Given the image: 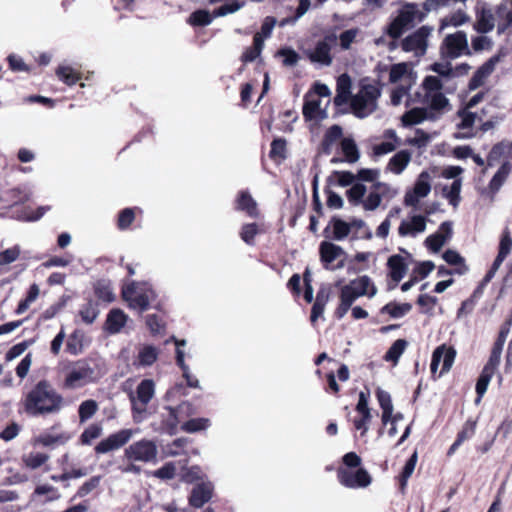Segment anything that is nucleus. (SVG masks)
<instances>
[{"instance_id": "34", "label": "nucleus", "mask_w": 512, "mask_h": 512, "mask_svg": "<svg viewBox=\"0 0 512 512\" xmlns=\"http://www.w3.org/2000/svg\"><path fill=\"white\" fill-rule=\"evenodd\" d=\"M236 208L245 211L250 217L258 216L257 203L247 191H241L237 198Z\"/></svg>"}, {"instance_id": "49", "label": "nucleus", "mask_w": 512, "mask_h": 512, "mask_svg": "<svg viewBox=\"0 0 512 512\" xmlns=\"http://www.w3.org/2000/svg\"><path fill=\"white\" fill-rule=\"evenodd\" d=\"M408 78V64L407 63H397L393 64L389 70V81L390 83H398L404 79Z\"/></svg>"}, {"instance_id": "63", "label": "nucleus", "mask_w": 512, "mask_h": 512, "mask_svg": "<svg viewBox=\"0 0 512 512\" xmlns=\"http://www.w3.org/2000/svg\"><path fill=\"white\" fill-rule=\"evenodd\" d=\"M244 1L234 0L231 3L224 4L214 11L215 17L226 16L227 14L234 13L244 6Z\"/></svg>"}, {"instance_id": "42", "label": "nucleus", "mask_w": 512, "mask_h": 512, "mask_svg": "<svg viewBox=\"0 0 512 512\" xmlns=\"http://www.w3.org/2000/svg\"><path fill=\"white\" fill-rule=\"evenodd\" d=\"M411 88L410 81L407 84H400L391 91V104L394 106L400 105L406 99V105H410L409 90Z\"/></svg>"}, {"instance_id": "18", "label": "nucleus", "mask_w": 512, "mask_h": 512, "mask_svg": "<svg viewBox=\"0 0 512 512\" xmlns=\"http://www.w3.org/2000/svg\"><path fill=\"white\" fill-rule=\"evenodd\" d=\"M511 250H512V238H511L508 228H506L503 231L501 239H500L498 254H497L495 260L493 261L491 268L488 270V272L484 276V283H489L493 279V277L495 276L496 272L502 265L505 258L510 254Z\"/></svg>"}, {"instance_id": "23", "label": "nucleus", "mask_w": 512, "mask_h": 512, "mask_svg": "<svg viewBox=\"0 0 512 512\" xmlns=\"http://www.w3.org/2000/svg\"><path fill=\"white\" fill-rule=\"evenodd\" d=\"M214 486L211 482H201L196 484L190 493L189 504L195 508H201L213 495Z\"/></svg>"}, {"instance_id": "17", "label": "nucleus", "mask_w": 512, "mask_h": 512, "mask_svg": "<svg viewBox=\"0 0 512 512\" xmlns=\"http://www.w3.org/2000/svg\"><path fill=\"white\" fill-rule=\"evenodd\" d=\"M456 351L452 347H446L445 345L438 346L433 354L431 359V373L435 374L439 364L442 362V368L439 373V376H442L444 373L448 372L455 360Z\"/></svg>"}, {"instance_id": "13", "label": "nucleus", "mask_w": 512, "mask_h": 512, "mask_svg": "<svg viewBox=\"0 0 512 512\" xmlns=\"http://www.w3.org/2000/svg\"><path fill=\"white\" fill-rule=\"evenodd\" d=\"M336 40L337 35L335 33L325 35L322 40L316 43L312 50L306 52L307 57L312 63L321 66H330L333 61L331 49Z\"/></svg>"}, {"instance_id": "53", "label": "nucleus", "mask_w": 512, "mask_h": 512, "mask_svg": "<svg viewBox=\"0 0 512 512\" xmlns=\"http://www.w3.org/2000/svg\"><path fill=\"white\" fill-rule=\"evenodd\" d=\"M493 47V41L490 37L482 34L479 36L472 37L471 48L473 52L479 53L482 51H489Z\"/></svg>"}, {"instance_id": "59", "label": "nucleus", "mask_w": 512, "mask_h": 512, "mask_svg": "<svg viewBox=\"0 0 512 512\" xmlns=\"http://www.w3.org/2000/svg\"><path fill=\"white\" fill-rule=\"evenodd\" d=\"M375 189L377 190L381 200L387 199L390 200L394 198L398 194V189L392 187L391 185L384 183V182H374L373 183Z\"/></svg>"}, {"instance_id": "54", "label": "nucleus", "mask_w": 512, "mask_h": 512, "mask_svg": "<svg viewBox=\"0 0 512 512\" xmlns=\"http://www.w3.org/2000/svg\"><path fill=\"white\" fill-rule=\"evenodd\" d=\"M94 291L96 296L105 302H112L114 300L112 288L106 281H98L94 286Z\"/></svg>"}, {"instance_id": "19", "label": "nucleus", "mask_w": 512, "mask_h": 512, "mask_svg": "<svg viewBox=\"0 0 512 512\" xmlns=\"http://www.w3.org/2000/svg\"><path fill=\"white\" fill-rule=\"evenodd\" d=\"M428 218L423 215L413 214L403 219L398 227V234L401 237L415 238L426 230Z\"/></svg>"}, {"instance_id": "64", "label": "nucleus", "mask_w": 512, "mask_h": 512, "mask_svg": "<svg viewBox=\"0 0 512 512\" xmlns=\"http://www.w3.org/2000/svg\"><path fill=\"white\" fill-rule=\"evenodd\" d=\"M417 303L422 307L423 313L431 315L437 304V298L428 294H421L417 299Z\"/></svg>"}, {"instance_id": "11", "label": "nucleus", "mask_w": 512, "mask_h": 512, "mask_svg": "<svg viewBox=\"0 0 512 512\" xmlns=\"http://www.w3.org/2000/svg\"><path fill=\"white\" fill-rule=\"evenodd\" d=\"M157 455L156 443L146 438L133 442L124 450V457L129 462L150 463L156 461Z\"/></svg>"}, {"instance_id": "31", "label": "nucleus", "mask_w": 512, "mask_h": 512, "mask_svg": "<svg viewBox=\"0 0 512 512\" xmlns=\"http://www.w3.org/2000/svg\"><path fill=\"white\" fill-rule=\"evenodd\" d=\"M376 397L382 409V423L386 425L392 419L393 404L391 396L387 391L378 388L376 391Z\"/></svg>"}, {"instance_id": "61", "label": "nucleus", "mask_w": 512, "mask_h": 512, "mask_svg": "<svg viewBox=\"0 0 512 512\" xmlns=\"http://www.w3.org/2000/svg\"><path fill=\"white\" fill-rule=\"evenodd\" d=\"M102 433V427L98 424H91L81 434L82 444L89 445L91 442L100 437Z\"/></svg>"}, {"instance_id": "58", "label": "nucleus", "mask_w": 512, "mask_h": 512, "mask_svg": "<svg viewBox=\"0 0 512 512\" xmlns=\"http://www.w3.org/2000/svg\"><path fill=\"white\" fill-rule=\"evenodd\" d=\"M417 460H418V455H417V452L415 451L411 455V457L407 460V462L403 468V471L401 473L400 478H401V488L402 489L406 486L408 479L413 474L416 464H417Z\"/></svg>"}, {"instance_id": "47", "label": "nucleus", "mask_w": 512, "mask_h": 512, "mask_svg": "<svg viewBox=\"0 0 512 512\" xmlns=\"http://www.w3.org/2000/svg\"><path fill=\"white\" fill-rule=\"evenodd\" d=\"M56 75L61 81L69 86L74 85L78 80H80L79 74L70 66H59L56 70Z\"/></svg>"}, {"instance_id": "41", "label": "nucleus", "mask_w": 512, "mask_h": 512, "mask_svg": "<svg viewBox=\"0 0 512 512\" xmlns=\"http://www.w3.org/2000/svg\"><path fill=\"white\" fill-rule=\"evenodd\" d=\"M408 346V342L404 339L396 340L391 347L386 352L384 359L386 361L393 362L394 365L398 363L399 358L404 353L406 347Z\"/></svg>"}, {"instance_id": "29", "label": "nucleus", "mask_w": 512, "mask_h": 512, "mask_svg": "<svg viewBox=\"0 0 512 512\" xmlns=\"http://www.w3.org/2000/svg\"><path fill=\"white\" fill-rule=\"evenodd\" d=\"M321 100L316 96H307L303 105V116L306 120L324 119L325 110L320 109Z\"/></svg>"}, {"instance_id": "40", "label": "nucleus", "mask_w": 512, "mask_h": 512, "mask_svg": "<svg viewBox=\"0 0 512 512\" xmlns=\"http://www.w3.org/2000/svg\"><path fill=\"white\" fill-rule=\"evenodd\" d=\"M462 187V180L455 179L449 187L443 188V194L453 207H457L460 202V192Z\"/></svg>"}, {"instance_id": "14", "label": "nucleus", "mask_w": 512, "mask_h": 512, "mask_svg": "<svg viewBox=\"0 0 512 512\" xmlns=\"http://www.w3.org/2000/svg\"><path fill=\"white\" fill-rule=\"evenodd\" d=\"M139 430L122 429L101 440L95 447L97 454H106L127 444Z\"/></svg>"}, {"instance_id": "38", "label": "nucleus", "mask_w": 512, "mask_h": 512, "mask_svg": "<svg viewBox=\"0 0 512 512\" xmlns=\"http://www.w3.org/2000/svg\"><path fill=\"white\" fill-rule=\"evenodd\" d=\"M412 309V305L409 303H394L390 302L381 308L382 314H388L392 318H401L405 316Z\"/></svg>"}, {"instance_id": "26", "label": "nucleus", "mask_w": 512, "mask_h": 512, "mask_svg": "<svg viewBox=\"0 0 512 512\" xmlns=\"http://www.w3.org/2000/svg\"><path fill=\"white\" fill-rule=\"evenodd\" d=\"M425 120H437V115L431 114V112L426 107L412 108L411 110L404 113L401 117V121L404 126L416 125Z\"/></svg>"}, {"instance_id": "3", "label": "nucleus", "mask_w": 512, "mask_h": 512, "mask_svg": "<svg viewBox=\"0 0 512 512\" xmlns=\"http://www.w3.org/2000/svg\"><path fill=\"white\" fill-rule=\"evenodd\" d=\"M397 15L388 25L386 33L392 39L400 38L403 33L412 27L415 22L424 19L426 13L420 9V5L412 2L399 1Z\"/></svg>"}, {"instance_id": "51", "label": "nucleus", "mask_w": 512, "mask_h": 512, "mask_svg": "<svg viewBox=\"0 0 512 512\" xmlns=\"http://www.w3.org/2000/svg\"><path fill=\"white\" fill-rule=\"evenodd\" d=\"M99 310L92 301L87 302L79 311L82 321L86 324H92L98 317Z\"/></svg>"}, {"instance_id": "10", "label": "nucleus", "mask_w": 512, "mask_h": 512, "mask_svg": "<svg viewBox=\"0 0 512 512\" xmlns=\"http://www.w3.org/2000/svg\"><path fill=\"white\" fill-rule=\"evenodd\" d=\"M96 379L93 367L86 361H77L69 368L63 386L66 389L73 390L95 382Z\"/></svg>"}, {"instance_id": "44", "label": "nucleus", "mask_w": 512, "mask_h": 512, "mask_svg": "<svg viewBox=\"0 0 512 512\" xmlns=\"http://www.w3.org/2000/svg\"><path fill=\"white\" fill-rule=\"evenodd\" d=\"M367 192L366 186L362 183H355L347 190L348 201L353 205H362L364 196Z\"/></svg>"}, {"instance_id": "7", "label": "nucleus", "mask_w": 512, "mask_h": 512, "mask_svg": "<svg viewBox=\"0 0 512 512\" xmlns=\"http://www.w3.org/2000/svg\"><path fill=\"white\" fill-rule=\"evenodd\" d=\"M439 53L443 60H455L464 55H472L467 34L464 31L447 34L440 45Z\"/></svg>"}, {"instance_id": "27", "label": "nucleus", "mask_w": 512, "mask_h": 512, "mask_svg": "<svg viewBox=\"0 0 512 512\" xmlns=\"http://www.w3.org/2000/svg\"><path fill=\"white\" fill-rule=\"evenodd\" d=\"M348 285L358 294L359 297L367 296L368 298H373L377 294L375 284L367 275L351 280Z\"/></svg>"}, {"instance_id": "5", "label": "nucleus", "mask_w": 512, "mask_h": 512, "mask_svg": "<svg viewBox=\"0 0 512 512\" xmlns=\"http://www.w3.org/2000/svg\"><path fill=\"white\" fill-rule=\"evenodd\" d=\"M155 383L151 379L142 380L136 392H130L129 399L131 402L132 417L135 423H141L146 418L147 405L154 397Z\"/></svg>"}, {"instance_id": "16", "label": "nucleus", "mask_w": 512, "mask_h": 512, "mask_svg": "<svg viewBox=\"0 0 512 512\" xmlns=\"http://www.w3.org/2000/svg\"><path fill=\"white\" fill-rule=\"evenodd\" d=\"M319 254H320V260L327 270H336L341 269L344 266L343 260L340 261L337 265L333 266V262L336 261L341 256L345 255V251L342 247L329 242V241H323L320 243L319 246Z\"/></svg>"}, {"instance_id": "21", "label": "nucleus", "mask_w": 512, "mask_h": 512, "mask_svg": "<svg viewBox=\"0 0 512 512\" xmlns=\"http://www.w3.org/2000/svg\"><path fill=\"white\" fill-rule=\"evenodd\" d=\"M405 253V256L394 254L388 258L387 267L389 269V276L397 284L406 275L411 259V254L406 250L401 249Z\"/></svg>"}, {"instance_id": "52", "label": "nucleus", "mask_w": 512, "mask_h": 512, "mask_svg": "<svg viewBox=\"0 0 512 512\" xmlns=\"http://www.w3.org/2000/svg\"><path fill=\"white\" fill-rule=\"evenodd\" d=\"M360 33L359 28H351L343 31L337 39H339V45L342 50H349L351 45L356 41L357 36Z\"/></svg>"}, {"instance_id": "60", "label": "nucleus", "mask_w": 512, "mask_h": 512, "mask_svg": "<svg viewBox=\"0 0 512 512\" xmlns=\"http://www.w3.org/2000/svg\"><path fill=\"white\" fill-rule=\"evenodd\" d=\"M451 60H445L444 62H436L431 65V71L438 74L437 77L450 78L453 77V67L450 63Z\"/></svg>"}, {"instance_id": "22", "label": "nucleus", "mask_w": 512, "mask_h": 512, "mask_svg": "<svg viewBox=\"0 0 512 512\" xmlns=\"http://www.w3.org/2000/svg\"><path fill=\"white\" fill-rule=\"evenodd\" d=\"M495 27V16L492 9L486 3H479L476 10V21L473 25L475 31L480 34L491 32Z\"/></svg>"}, {"instance_id": "24", "label": "nucleus", "mask_w": 512, "mask_h": 512, "mask_svg": "<svg viewBox=\"0 0 512 512\" xmlns=\"http://www.w3.org/2000/svg\"><path fill=\"white\" fill-rule=\"evenodd\" d=\"M452 235V223L445 221L439 226V230L428 236L425 240L426 246L433 252H438Z\"/></svg>"}, {"instance_id": "62", "label": "nucleus", "mask_w": 512, "mask_h": 512, "mask_svg": "<svg viewBox=\"0 0 512 512\" xmlns=\"http://www.w3.org/2000/svg\"><path fill=\"white\" fill-rule=\"evenodd\" d=\"M101 481L100 476H93L89 480H87L83 485L78 489L75 498H83L90 494L94 489H96Z\"/></svg>"}, {"instance_id": "25", "label": "nucleus", "mask_w": 512, "mask_h": 512, "mask_svg": "<svg viewBox=\"0 0 512 512\" xmlns=\"http://www.w3.org/2000/svg\"><path fill=\"white\" fill-rule=\"evenodd\" d=\"M351 78L348 74H341L337 78L336 95L333 99L336 106H343L351 100Z\"/></svg>"}, {"instance_id": "48", "label": "nucleus", "mask_w": 512, "mask_h": 512, "mask_svg": "<svg viewBox=\"0 0 512 512\" xmlns=\"http://www.w3.org/2000/svg\"><path fill=\"white\" fill-rule=\"evenodd\" d=\"M98 410V404L95 400H86L79 406L78 413L80 422H86L94 416Z\"/></svg>"}, {"instance_id": "35", "label": "nucleus", "mask_w": 512, "mask_h": 512, "mask_svg": "<svg viewBox=\"0 0 512 512\" xmlns=\"http://www.w3.org/2000/svg\"><path fill=\"white\" fill-rule=\"evenodd\" d=\"M331 225L332 234L326 235V237H331L336 241H342L351 232V225L340 218H333L331 220Z\"/></svg>"}, {"instance_id": "1", "label": "nucleus", "mask_w": 512, "mask_h": 512, "mask_svg": "<svg viewBox=\"0 0 512 512\" xmlns=\"http://www.w3.org/2000/svg\"><path fill=\"white\" fill-rule=\"evenodd\" d=\"M63 406L64 398L47 380L39 381L23 399L24 411L31 417L57 414Z\"/></svg>"}, {"instance_id": "50", "label": "nucleus", "mask_w": 512, "mask_h": 512, "mask_svg": "<svg viewBox=\"0 0 512 512\" xmlns=\"http://www.w3.org/2000/svg\"><path fill=\"white\" fill-rule=\"evenodd\" d=\"M210 426L208 418H193L183 423L182 430L188 433H195L207 429Z\"/></svg>"}, {"instance_id": "28", "label": "nucleus", "mask_w": 512, "mask_h": 512, "mask_svg": "<svg viewBox=\"0 0 512 512\" xmlns=\"http://www.w3.org/2000/svg\"><path fill=\"white\" fill-rule=\"evenodd\" d=\"M159 349L153 345L145 344L139 347L138 355L133 362L136 367H150L158 359Z\"/></svg>"}, {"instance_id": "2", "label": "nucleus", "mask_w": 512, "mask_h": 512, "mask_svg": "<svg viewBox=\"0 0 512 512\" xmlns=\"http://www.w3.org/2000/svg\"><path fill=\"white\" fill-rule=\"evenodd\" d=\"M420 89L422 92L417 93V96H422L421 102L426 105L431 114L437 115V119L450 110L449 99L443 93V82L440 77L426 76Z\"/></svg>"}, {"instance_id": "8", "label": "nucleus", "mask_w": 512, "mask_h": 512, "mask_svg": "<svg viewBox=\"0 0 512 512\" xmlns=\"http://www.w3.org/2000/svg\"><path fill=\"white\" fill-rule=\"evenodd\" d=\"M505 342L506 341L497 338L493 345L490 357L485 366L483 367L482 372L476 383V393L478 395V398L476 400L477 403L480 402L481 398L487 391L488 385L500 364L501 354Z\"/></svg>"}, {"instance_id": "45", "label": "nucleus", "mask_w": 512, "mask_h": 512, "mask_svg": "<svg viewBox=\"0 0 512 512\" xmlns=\"http://www.w3.org/2000/svg\"><path fill=\"white\" fill-rule=\"evenodd\" d=\"M49 456L45 453L41 452H31L22 457V461L26 467L30 469H37L42 466L47 460Z\"/></svg>"}, {"instance_id": "55", "label": "nucleus", "mask_w": 512, "mask_h": 512, "mask_svg": "<svg viewBox=\"0 0 512 512\" xmlns=\"http://www.w3.org/2000/svg\"><path fill=\"white\" fill-rule=\"evenodd\" d=\"M381 201L377 190L372 185L368 196L362 202V207L365 211H375L381 205Z\"/></svg>"}, {"instance_id": "6", "label": "nucleus", "mask_w": 512, "mask_h": 512, "mask_svg": "<svg viewBox=\"0 0 512 512\" xmlns=\"http://www.w3.org/2000/svg\"><path fill=\"white\" fill-rule=\"evenodd\" d=\"M381 95L380 89L374 84H362L360 90L351 98L354 114L364 118L377 108V100Z\"/></svg>"}, {"instance_id": "32", "label": "nucleus", "mask_w": 512, "mask_h": 512, "mask_svg": "<svg viewBox=\"0 0 512 512\" xmlns=\"http://www.w3.org/2000/svg\"><path fill=\"white\" fill-rule=\"evenodd\" d=\"M411 160V153L407 150L397 152L388 162L387 169L394 174H401Z\"/></svg>"}, {"instance_id": "57", "label": "nucleus", "mask_w": 512, "mask_h": 512, "mask_svg": "<svg viewBox=\"0 0 512 512\" xmlns=\"http://www.w3.org/2000/svg\"><path fill=\"white\" fill-rule=\"evenodd\" d=\"M211 22L212 16L206 10H197L193 12L188 19V23L193 26H207Z\"/></svg>"}, {"instance_id": "46", "label": "nucleus", "mask_w": 512, "mask_h": 512, "mask_svg": "<svg viewBox=\"0 0 512 512\" xmlns=\"http://www.w3.org/2000/svg\"><path fill=\"white\" fill-rule=\"evenodd\" d=\"M176 362H177L178 366L181 368V370L183 371V376L185 377V379L187 381V385L192 388H198L199 381L197 378L193 377L190 374L189 367L185 364V361H184V351L183 350H179V349L177 350Z\"/></svg>"}, {"instance_id": "9", "label": "nucleus", "mask_w": 512, "mask_h": 512, "mask_svg": "<svg viewBox=\"0 0 512 512\" xmlns=\"http://www.w3.org/2000/svg\"><path fill=\"white\" fill-rule=\"evenodd\" d=\"M505 342L506 341L497 338L493 345L490 357L485 366L483 367L482 372L476 383V393L478 395V398L476 400L477 403L480 402L481 398L487 391L488 385L500 364L501 354Z\"/></svg>"}, {"instance_id": "56", "label": "nucleus", "mask_w": 512, "mask_h": 512, "mask_svg": "<svg viewBox=\"0 0 512 512\" xmlns=\"http://www.w3.org/2000/svg\"><path fill=\"white\" fill-rule=\"evenodd\" d=\"M443 259L450 265H462L460 268H457L455 272L458 274H463L467 268L464 265V259L461 257V255L454 251V250H447L443 254Z\"/></svg>"}, {"instance_id": "4", "label": "nucleus", "mask_w": 512, "mask_h": 512, "mask_svg": "<svg viewBox=\"0 0 512 512\" xmlns=\"http://www.w3.org/2000/svg\"><path fill=\"white\" fill-rule=\"evenodd\" d=\"M122 297L130 308L143 312L155 298V293L148 283L131 281L123 285Z\"/></svg>"}, {"instance_id": "12", "label": "nucleus", "mask_w": 512, "mask_h": 512, "mask_svg": "<svg viewBox=\"0 0 512 512\" xmlns=\"http://www.w3.org/2000/svg\"><path fill=\"white\" fill-rule=\"evenodd\" d=\"M432 31L429 26L420 27L402 40V49L405 52H413L415 56H423L427 51L428 38Z\"/></svg>"}, {"instance_id": "15", "label": "nucleus", "mask_w": 512, "mask_h": 512, "mask_svg": "<svg viewBox=\"0 0 512 512\" xmlns=\"http://www.w3.org/2000/svg\"><path fill=\"white\" fill-rule=\"evenodd\" d=\"M337 477L343 486L352 489L364 488L371 483L369 473L363 468H359L356 471L340 468L337 472Z\"/></svg>"}, {"instance_id": "36", "label": "nucleus", "mask_w": 512, "mask_h": 512, "mask_svg": "<svg viewBox=\"0 0 512 512\" xmlns=\"http://www.w3.org/2000/svg\"><path fill=\"white\" fill-rule=\"evenodd\" d=\"M458 118L460 119L457 127L460 129H469L475 124L476 121H482V116L478 115L475 112H472L471 109L464 107L459 110L457 113Z\"/></svg>"}, {"instance_id": "43", "label": "nucleus", "mask_w": 512, "mask_h": 512, "mask_svg": "<svg viewBox=\"0 0 512 512\" xmlns=\"http://www.w3.org/2000/svg\"><path fill=\"white\" fill-rule=\"evenodd\" d=\"M511 167L508 162H505L501 165V167L498 169L496 174L493 176V178L490 181L489 187L493 192H497L500 187L505 182L506 178L508 177L510 173Z\"/></svg>"}, {"instance_id": "39", "label": "nucleus", "mask_w": 512, "mask_h": 512, "mask_svg": "<svg viewBox=\"0 0 512 512\" xmlns=\"http://www.w3.org/2000/svg\"><path fill=\"white\" fill-rule=\"evenodd\" d=\"M165 410L167 411V415L162 414L164 429L167 433L174 434L181 419L175 408L168 406L165 407Z\"/></svg>"}, {"instance_id": "20", "label": "nucleus", "mask_w": 512, "mask_h": 512, "mask_svg": "<svg viewBox=\"0 0 512 512\" xmlns=\"http://www.w3.org/2000/svg\"><path fill=\"white\" fill-rule=\"evenodd\" d=\"M430 191L431 185L429 182V174L427 172H422L419 175L413 190L405 194L404 204L406 206L416 208L420 199L426 197Z\"/></svg>"}, {"instance_id": "33", "label": "nucleus", "mask_w": 512, "mask_h": 512, "mask_svg": "<svg viewBox=\"0 0 512 512\" xmlns=\"http://www.w3.org/2000/svg\"><path fill=\"white\" fill-rule=\"evenodd\" d=\"M342 133V128L339 125L331 126L324 134L321 143L322 153L329 155L335 143L342 137Z\"/></svg>"}, {"instance_id": "37", "label": "nucleus", "mask_w": 512, "mask_h": 512, "mask_svg": "<svg viewBox=\"0 0 512 512\" xmlns=\"http://www.w3.org/2000/svg\"><path fill=\"white\" fill-rule=\"evenodd\" d=\"M341 150L345 156V161L355 163L358 161L360 154L355 141L351 138H343L341 140Z\"/></svg>"}, {"instance_id": "30", "label": "nucleus", "mask_w": 512, "mask_h": 512, "mask_svg": "<svg viewBox=\"0 0 512 512\" xmlns=\"http://www.w3.org/2000/svg\"><path fill=\"white\" fill-rule=\"evenodd\" d=\"M127 322V315L120 309H112L106 319L105 327L110 334L121 331Z\"/></svg>"}]
</instances>
